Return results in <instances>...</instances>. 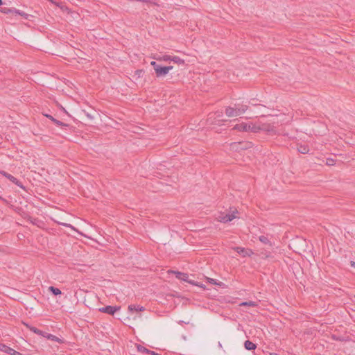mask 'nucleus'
Masks as SVG:
<instances>
[{"mask_svg":"<svg viewBox=\"0 0 355 355\" xmlns=\"http://www.w3.org/2000/svg\"><path fill=\"white\" fill-rule=\"evenodd\" d=\"M247 125L250 126L248 129V132H258L260 130L270 131L272 128L270 125H266L261 123H247Z\"/></svg>","mask_w":355,"mask_h":355,"instance_id":"obj_3","label":"nucleus"},{"mask_svg":"<svg viewBox=\"0 0 355 355\" xmlns=\"http://www.w3.org/2000/svg\"><path fill=\"white\" fill-rule=\"evenodd\" d=\"M354 297H355V295H354Z\"/></svg>","mask_w":355,"mask_h":355,"instance_id":"obj_38","label":"nucleus"},{"mask_svg":"<svg viewBox=\"0 0 355 355\" xmlns=\"http://www.w3.org/2000/svg\"><path fill=\"white\" fill-rule=\"evenodd\" d=\"M248 107L246 105L236 103L234 107L229 106L225 109V114L228 117H235L245 113Z\"/></svg>","mask_w":355,"mask_h":355,"instance_id":"obj_1","label":"nucleus"},{"mask_svg":"<svg viewBox=\"0 0 355 355\" xmlns=\"http://www.w3.org/2000/svg\"><path fill=\"white\" fill-rule=\"evenodd\" d=\"M172 58H173V56L169 55H159L157 57H154V58L155 60H157V61H164V62L172 61Z\"/></svg>","mask_w":355,"mask_h":355,"instance_id":"obj_15","label":"nucleus"},{"mask_svg":"<svg viewBox=\"0 0 355 355\" xmlns=\"http://www.w3.org/2000/svg\"><path fill=\"white\" fill-rule=\"evenodd\" d=\"M351 266L355 268V262L354 261H351Z\"/></svg>","mask_w":355,"mask_h":355,"instance_id":"obj_33","label":"nucleus"},{"mask_svg":"<svg viewBox=\"0 0 355 355\" xmlns=\"http://www.w3.org/2000/svg\"><path fill=\"white\" fill-rule=\"evenodd\" d=\"M0 200H3V198L0 196Z\"/></svg>","mask_w":355,"mask_h":355,"instance_id":"obj_36","label":"nucleus"},{"mask_svg":"<svg viewBox=\"0 0 355 355\" xmlns=\"http://www.w3.org/2000/svg\"><path fill=\"white\" fill-rule=\"evenodd\" d=\"M187 282L192 284V285H194V286H197L198 285V282H196L195 281H192V280H189L188 279V281H186Z\"/></svg>","mask_w":355,"mask_h":355,"instance_id":"obj_27","label":"nucleus"},{"mask_svg":"<svg viewBox=\"0 0 355 355\" xmlns=\"http://www.w3.org/2000/svg\"><path fill=\"white\" fill-rule=\"evenodd\" d=\"M2 4V0H0V6Z\"/></svg>","mask_w":355,"mask_h":355,"instance_id":"obj_35","label":"nucleus"},{"mask_svg":"<svg viewBox=\"0 0 355 355\" xmlns=\"http://www.w3.org/2000/svg\"><path fill=\"white\" fill-rule=\"evenodd\" d=\"M49 290L54 295H60L61 291L58 288H55L54 286H49Z\"/></svg>","mask_w":355,"mask_h":355,"instance_id":"obj_20","label":"nucleus"},{"mask_svg":"<svg viewBox=\"0 0 355 355\" xmlns=\"http://www.w3.org/2000/svg\"><path fill=\"white\" fill-rule=\"evenodd\" d=\"M137 349H138V351L140 352L146 353V354L150 353V350L143 346L139 345Z\"/></svg>","mask_w":355,"mask_h":355,"instance_id":"obj_23","label":"nucleus"},{"mask_svg":"<svg viewBox=\"0 0 355 355\" xmlns=\"http://www.w3.org/2000/svg\"><path fill=\"white\" fill-rule=\"evenodd\" d=\"M171 272L175 275L176 278L181 279L182 281H188L189 276L187 273L178 272V271H171Z\"/></svg>","mask_w":355,"mask_h":355,"instance_id":"obj_13","label":"nucleus"},{"mask_svg":"<svg viewBox=\"0 0 355 355\" xmlns=\"http://www.w3.org/2000/svg\"><path fill=\"white\" fill-rule=\"evenodd\" d=\"M234 250L239 254L242 255L243 257H250L253 252L250 249H245L241 247H236Z\"/></svg>","mask_w":355,"mask_h":355,"instance_id":"obj_8","label":"nucleus"},{"mask_svg":"<svg viewBox=\"0 0 355 355\" xmlns=\"http://www.w3.org/2000/svg\"><path fill=\"white\" fill-rule=\"evenodd\" d=\"M0 173L2 175H3L4 177H6V178H8L10 182H12L15 184L17 185L19 187L24 189L22 183L19 180H18L16 178H15L13 175L8 173L7 172H6L4 171H0Z\"/></svg>","mask_w":355,"mask_h":355,"instance_id":"obj_4","label":"nucleus"},{"mask_svg":"<svg viewBox=\"0 0 355 355\" xmlns=\"http://www.w3.org/2000/svg\"><path fill=\"white\" fill-rule=\"evenodd\" d=\"M240 306L255 307L257 306V303L254 301L243 302L240 304Z\"/></svg>","mask_w":355,"mask_h":355,"instance_id":"obj_19","label":"nucleus"},{"mask_svg":"<svg viewBox=\"0 0 355 355\" xmlns=\"http://www.w3.org/2000/svg\"><path fill=\"white\" fill-rule=\"evenodd\" d=\"M44 115L46 118L49 119H50L51 121H53V123H54V121H55V119L53 116H51V115H50V114H44Z\"/></svg>","mask_w":355,"mask_h":355,"instance_id":"obj_25","label":"nucleus"},{"mask_svg":"<svg viewBox=\"0 0 355 355\" xmlns=\"http://www.w3.org/2000/svg\"><path fill=\"white\" fill-rule=\"evenodd\" d=\"M26 326L30 329V331H31L32 332H33L37 335L42 336L44 337H47L49 338L51 337H55L54 336L44 333V331L40 330L39 329L36 328L35 327L31 326L28 324H26Z\"/></svg>","mask_w":355,"mask_h":355,"instance_id":"obj_9","label":"nucleus"},{"mask_svg":"<svg viewBox=\"0 0 355 355\" xmlns=\"http://www.w3.org/2000/svg\"><path fill=\"white\" fill-rule=\"evenodd\" d=\"M128 309L129 312L144 311H145V307L140 305L130 304L128 307Z\"/></svg>","mask_w":355,"mask_h":355,"instance_id":"obj_11","label":"nucleus"},{"mask_svg":"<svg viewBox=\"0 0 355 355\" xmlns=\"http://www.w3.org/2000/svg\"><path fill=\"white\" fill-rule=\"evenodd\" d=\"M241 145H242V146L241 147V149H245V148H249V146H250V144H243V143L239 142V143L231 144V148L232 149L238 150V146H241Z\"/></svg>","mask_w":355,"mask_h":355,"instance_id":"obj_16","label":"nucleus"},{"mask_svg":"<svg viewBox=\"0 0 355 355\" xmlns=\"http://www.w3.org/2000/svg\"><path fill=\"white\" fill-rule=\"evenodd\" d=\"M120 309V306H106L99 309V311L109 315H114L118 310Z\"/></svg>","mask_w":355,"mask_h":355,"instance_id":"obj_5","label":"nucleus"},{"mask_svg":"<svg viewBox=\"0 0 355 355\" xmlns=\"http://www.w3.org/2000/svg\"><path fill=\"white\" fill-rule=\"evenodd\" d=\"M327 163L328 165H334V161L332 159H328Z\"/></svg>","mask_w":355,"mask_h":355,"instance_id":"obj_28","label":"nucleus"},{"mask_svg":"<svg viewBox=\"0 0 355 355\" xmlns=\"http://www.w3.org/2000/svg\"><path fill=\"white\" fill-rule=\"evenodd\" d=\"M148 354H152V355H155L156 354L155 352L150 351V353H148Z\"/></svg>","mask_w":355,"mask_h":355,"instance_id":"obj_34","label":"nucleus"},{"mask_svg":"<svg viewBox=\"0 0 355 355\" xmlns=\"http://www.w3.org/2000/svg\"><path fill=\"white\" fill-rule=\"evenodd\" d=\"M249 127L250 126L247 125V123H241L235 125L233 129L241 132H248V129H249Z\"/></svg>","mask_w":355,"mask_h":355,"instance_id":"obj_10","label":"nucleus"},{"mask_svg":"<svg viewBox=\"0 0 355 355\" xmlns=\"http://www.w3.org/2000/svg\"><path fill=\"white\" fill-rule=\"evenodd\" d=\"M207 280H208L209 282H210L212 284H218L217 282H216V280L214 279L207 278Z\"/></svg>","mask_w":355,"mask_h":355,"instance_id":"obj_26","label":"nucleus"},{"mask_svg":"<svg viewBox=\"0 0 355 355\" xmlns=\"http://www.w3.org/2000/svg\"><path fill=\"white\" fill-rule=\"evenodd\" d=\"M297 151L302 154H307L309 152V148L305 144L297 145Z\"/></svg>","mask_w":355,"mask_h":355,"instance_id":"obj_14","label":"nucleus"},{"mask_svg":"<svg viewBox=\"0 0 355 355\" xmlns=\"http://www.w3.org/2000/svg\"><path fill=\"white\" fill-rule=\"evenodd\" d=\"M244 345L245 348L248 350H253L255 349L257 347V345L250 340H246L244 343Z\"/></svg>","mask_w":355,"mask_h":355,"instance_id":"obj_17","label":"nucleus"},{"mask_svg":"<svg viewBox=\"0 0 355 355\" xmlns=\"http://www.w3.org/2000/svg\"><path fill=\"white\" fill-rule=\"evenodd\" d=\"M173 66H166V67L161 66L159 67V69H157V73H155L156 76L157 78L164 77L169 72V71L173 69Z\"/></svg>","mask_w":355,"mask_h":355,"instance_id":"obj_6","label":"nucleus"},{"mask_svg":"<svg viewBox=\"0 0 355 355\" xmlns=\"http://www.w3.org/2000/svg\"><path fill=\"white\" fill-rule=\"evenodd\" d=\"M172 61L178 64H184V60L183 59H181L180 57L175 56V55L173 56Z\"/></svg>","mask_w":355,"mask_h":355,"instance_id":"obj_21","label":"nucleus"},{"mask_svg":"<svg viewBox=\"0 0 355 355\" xmlns=\"http://www.w3.org/2000/svg\"><path fill=\"white\" fill-rule=\"evenodd\" d=\"M11 15L12 16H17V15H19V16H21L22 17H24V19H28V15L20 10H17L16 8H12V13Z\"/></svg>","mask_w":355,"mask_h":355,"instance_id":"obj_12","label":"nucleus"},{"mask_svg":"<svg viewBox=\"0 0 355 355\" xmlns=\"http://www.w3.org/2000/svg\"><path fill=\"white\" fill-rule=\"evenodd\" d=\"M239 212L236 209H231L228 213H219L217 216L216 219L218 221L223 223H226L232 221L234 218H239Z\"/></svg>","mask_w":355,"mask_h":355,"instance_id":"obj_2","label":"nucleus"},{"mask_svg":"<svg viewBox=\"0 0 355 355\" xmlns=\"http://www.w3.org/2000/svg\"><path fill=\"white\" fill-rule=\"evenodd\" d=\"M61 225L62 226H64V227H67L73 228L72 225L71 224H69V223H61Z\"/></svg>","mask_w":355,"mask_h":355,"instance_id":"obj_30","label":"nucleus"},{"mask_svg":"<svg viewBox=\"0 0 355 355\" xmlns=\"http://www.w3.org/2000/svg\"><path fill=\"white\" fill-rule=\"evenodd\" d=\"M155 64H157V62L155 61L150 62V65L153 67H154L155 65Z\"/></svg>","mask_w":355,"mask_h":355,"instance_id":"obj_32","label":"nucleus"},{"mask_svg":"<svg viewBox=\"0 0 355 355\" xmlns=\"http://www.w3.org/2000/svg\"><path fill=\"white\" fill-rule=\"evenodd\" d=\"M12 10V8H8V7H1V8H0V11L2 13H4V14H10L11 15Z\"/></svg>","mask_w":355,"mask_h":355,"instance_id":"obj_22","label":"nucleus"},{"mask_svg":"<svg viewBox=\"0 0 355 355\" xmlns=\"http://www.w3.org/2000/svg\"><path fill=\"white\" fill-rule=\"evenodd\" d=\"M197 286L200 287V288H204V289L205 288V285H203L202 284L198 283Z\"/></svg>","mask_w":355,"mask_h":355,"instance_id":"obj_31","label":"nucleus"},{"mask_svg":"<svg viewBox=\"0 0 355 355\" xmlns=\"http://www.w3.org/2000/svg\"><path fill=\"white\" fill-rule=\"evenodd\" d=\"M2 345V343H0V345Z\"/></svg>","mask_w":355,"mask_h":355,"instance_id":"obj_37","label":"nucleus"},{"mask_svg":"<svg viewBox=\"0 0 355 355\" xmlns=\"http://www.w3.org/2000/svg\"><path fill=\"white\" fill-rule=\"evenodd\" d=\"M54 123L58 125V126H60V127H67L68 125L60 121H58L55 119V121H54Z\"/></svg>","mask_w":355,"mask_h":355,"instance_id":"obj_24","label":"nucleus"},{"mask_svg":"<svg viewBox=\"0 0 355 355\" xmlns=\"http://www.w3.org/2000/svg\"><path fill=\"white\" fill-rule=\"evenodd\" d=\"M0 351L10 355H22L20 352H17L14 349L6 345L5 344L0 345Z\"/></svg>","mask_w":355,"mask_h":355,"instance_id":"obj_7","label":"nucleus"},{"mask_svg":"<svg viewBox=\"0 0 355 355\" xmlns=\"http://www.w3.org/2000/svg\"><path fill=\"white\" fill-rule=\"evenodd\" d=\"M160 67H161V65L158 64L157 63L155 64V65L153 67L155 73H157V69H159Z\"/></svg>","mask_w":355,"mask_h":355,"instance_id":"obj_29","label":"nucleus"},{"mask_svg":"<svg viewBox=\"0 0 355 355\" xmlns=\"http://www.w3.org/2000/svg\"><path fill=\"white\" fill-rule=\"evenodd\" d=\"M259 240L264 243V244H266V245H272V243L271 241L268 239V238L266 236H263V235H261V236H259Z\"/></svg>","mask_w":355,"mask_h":355,"instance_id":"obj_18","label":"nucleus"}]
</instances>
